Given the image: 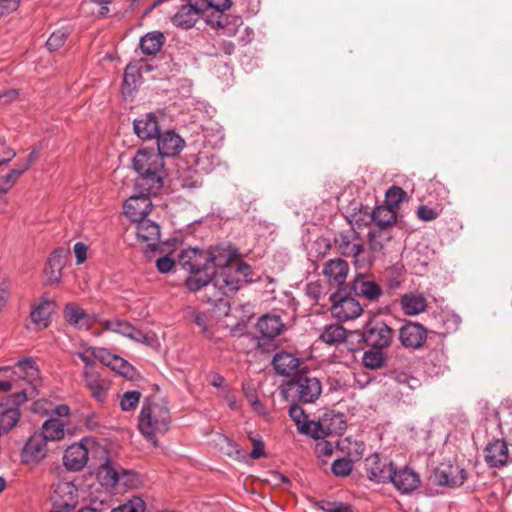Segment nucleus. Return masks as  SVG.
<instances>
[{"label": "nucleus", "instance_id": "obj_9", "mask_svg": "<svg viewBox=\"0 0 512 512\" xmlns=\"http://www.w3.org/2000/svg\"><path fill=\"white\" fill-rule=\"evenodd\" d=\"M397 219L396 209L384 205L376 207L371 213L368 212V208L365 207L364 216H362V207L358 213H354L351 215L350 222H354L355 224L367 225L371 221L375 223V225L379 228L378 230H386V228L395 224Z\"/></svg>", "mask_w": 512, "mask_h": 512}, {"label": "nucleus", "instance_id": "obj_5", "mask_svg": "<svg viewBox=\"0 0 512 512\" xmlns=\"http://www.w3.org/2000/svg\"><path fill=\"white\" fill-rule=\"evenodd\" d=\"M351 336H357L369 348L387 349L391 346L395 333L383 320L370 318L362 330L352 331Z\"/></svg>", "mask_w": 512, "mask_h": 512}, {"label": "nucleus", "instance_id": "obj_13", "mask_svg": "<svg viewBox=\"0 0 512 512\" xmlns=\"http://www.w3.org/2000/svg\"><path fill=\"white\" fill-rule=\"evenodd\" d=\"M48 453L47 442L43 436L35 432L25 442L20 452L21 462L25 465H38Z\"/></svg>", "mask_w": 512, "mask_h": 512}, {"label": "nucleus", "instance_id": "obj_35", "mask_svg": "<svg viewBox=\"0 0 512 512\" xmlns=\"http://www.w3.org/2000/svg\"><path fill=\"white\" fill-rule=\"evenodd\" d=\"M165 40L160 31L148 32L140 39V49L144 55L154 56L162 49Z\"/></svg>", "mask_w": 512, "mask_h": 512}, {"label": "nucleus", "instance_id": "obj_38", "mask_svg": "<svg viewBox=\"0 0 512 512\" xmlns=\"http://www.w3.org/2000/svg\"><path fill=\"white\" fill-rule=\"evenodd\" d=\"M346 330L339 324L326 325L320 334V339L328 345H336L345 340Z\"/></svg>", "mask_w": 512, "mask_h": 512}, {"label": "nucleus", "instance_id": "obj_12", "mask_svg": "<svg viewBox=\"0 0 512 512\" xmlns=\"http://www.w3.org/2000/svg\"><path fill=\"white\" fill-rule=\"evenodd\" d=\"M398 339L406 349H420L427 340V329L418 322L406 321L399 329Z\"/></svg>", "mask_w": 512, "mask_h": 512}, {"label": "nucleus", "instance_id": "obj_47", "mask_svg": "<svg viewBox=\"0 0 512 512\" xmlns=\"http://www.w3.org/2000/svg\"><path fill=\"white\" fill-rule=\"evenodd\" d=\"M407 197V193L398 186L390 187L385 194L386 205L396 209Z\"/></svg>", "mask_w": 512, "mask_h": 512}, {"label": "nucleus", "instance_id": "obj_41", "mask_svg": "<svg viewBox=\"0 0 512 512\" xmlns=\"http://www.w3.org/2000/svg\"><path fill=\"white\" fill-rule=\"evenodd\" d=\"M383 350L384 349L370 348L368 351H365L362 357L363 365L370 369L382 368L386 363Z\"/></svg>", "mask_w": 512, "mask_h": 512}, {"label": "nucleus", "instance_id": "obj_51", "mask_svg": "<svg viewBox=\"0 0 512 512\" xmlns=\"http://www.w3.org/2000/svg\"><path fill=\"white\" fill-rule=\"evenodd\" d=\"M331 470L335 476L346 477L352 471V462L347 458H339L334 460Z\"/></svg>", "mask_w": 512, "mask_h": 512}, {"label": "nucleus", "instance_id": "obj_34", "mask_svg": "<svg viewBox=\"0 0 512 512\" xmlns=\"http://www.w3.org/2000/svg\"><path fill=\"white\" fill-rule=\"evenodd\" d=\"M283 323L278 315H263L259 318L256 328L259 333L266 338H274L280 334Z\"/></svg>", "mask_w": 512, "mask_h": 512}, {"label": "nucleus", "instance_id": "obj_25", "mask_svg": "<svg viewBox=\"0 0 512 512\" xmlns=\"http://www.w3.org/2000/svg\"><path fill=\"white\" fill-rule=\"evenodd\" d=\"M485 462L489 467H501L507 464L509 451L504 440L495 439L489 442L484 450Z\"/></svg>", "mask_w": 512, "mask_h": 512}, {"label": "nucleus", "instance_id": "obj_39", "mask_svg": "<svg viewBox=\"0 0 512 512\" xmlns=\"http://www.w3.org/2000/svg\"><path fill=\"white\" fill-rule=\"evenodd\" d=\"M119 473L120 469L112 461L107 460L100 466L97 475L103 485L116 486L119 481Z\"/></svg>", "mask_w": 512, "mask_h": 512}, {"label": "nucleus", "instance_id": "obj_6", "mask_svg": "<svg viewBox=\"0 0 512 512\" xmlns=\"http://www.w3.org/2000/svg\"><path fill=\"white\" fill-rule=\"evenodd\" d=\"M335 247L345 257H353L355 264L360 267H369L371 257H361L364 246L360 235L353 228L339 232L334 239Z\"/></svg>", "mask_w": 512, "mask_h": 512}, {"label": "nucleus", "instance_id": "obj_30", "mask_svg": "<svg viewBox=\"0 0 512 512\" xmlns=\"http://www.w3.org/2000/svg\"><path fill=\"white\" fill-rule=\"evenodd\" d=\"M136 223V235L138 239L147 242L148 248L154 251L157 248V242L160 238L159 225L146 218Z\"/></svg>", "mask_w": 512, "mask_h": 512}, {"label": "nucleus", "instance_id": "obj_8", "mask_svg": "<svg viewBox=\"0 0 512 512\" xmlns=\"http://www.w3.org/2000/svg\"><path fill=\"white\" fill-rule=\"evenodd\" d=\"M51 512H72L78 501V488L72 481L61 480L53 485Z\"/></svg>", "mask_w": 512, "mask_h": 512}, {"label": "nucleus", "instance_id": "obj_61", "mask_svg": "<svg viewBox=\"0 0 512 512\" xmlns=\"http://www.w3.org/2000/svg\"><path fill=\"white\" fill-rule=\"evenodd\" d=\"M397 383L401 385H406L410 389H416L419 386V380L413 376H410L406 373H398L395 377Z\"/></svg>", "mask_w": 512, "mask_h": 512}, {"label": "nucleus", "instance_id": "obj_59", "mask_svg": "<svg viewBox=\"0 0 512 512\" xmlns=\"http://www.w3.org/2000/svg\"><path fill=\"white\" fill-rule=\"evenodd\" d=\"M85 6L91 7L93 13L95 9H97V15L99 17H105L109 12L108 3L101 0H90L89 2L83 3V8Z\"/></svg>", "mask_w": 512, "mask_h": 512}, {"label": "nucleus", "instance_id": "obj_60", "mask_svg": "<svg viewBox=\"0 0 512 512\" xmlns=\"http://www.w3.org/2000/svg\"><path fill=\"white\" fill-rule=\"evenodd\" d=\"M175 266V261L169 256H162L156 260V267L160 273H168Z\"/></svg>", "mask_w": 512, "mask_h": 512}, {"label": "nucleus", "instance_id": "obj_24", "mask_svg": "<svg viewBox=\"0 0 512 512\" xmlns=\"http://www.w3.org/2000/svg\"><path fill=\"white\" fill-rule=\"evenodd\" d=\"M63 317L68 324L80 330H89L96 322L94 315L88 314L80 306L72 302L65 305Z\"/></svg>", "mask_w": 512, "mask_h": 512}, {"label": "nucleus", "instance_id": "obj_1", "mask_svg": "<svg viewBox=\"0 0 512 512\" xmlns=\"http://www.w3.org/2000/svg\"><path fill=\"white\" fill-rule=\"evenodd\" d=\"M0 376V391L19 389L7 396L5 402H0V434L3 435L19 422V408L28 399V387L36 391L41 384V377L36 361L32 357L21 358L14 366L0 367Z\"/></svg>", "mask_w": 512, "mask_h": 512}, {"label": "nucleus", "instance_id": "obj_14", "mask_svg": "<svg viewBox=\"0 0 512 512\" xmlns=\"http://www.w3.org/2000/svg\"><path fill=\"white\" fill-rule=\"evenodd\" d=\"M156 194L157 193H139L135 190V193L131 195L124 204L125 215L133 222L145 219L153 206L150 196Z\"/></svg>", "mask_w": 512, "mask_h": 512}, {"label": "nucleus", "instance_id": "obj_57", "mask_svg": "<svg viewBox=\"0 0 512 512\" xmlns=\"http://www.w3.org/2000/svg\"><path fill=\"white\" fill-rule=\"evenodd\" d=\"M235 273H237V276L241 278V283L245 282H251V267L246 263H237L233 265Z\"/></svg>", "mask_w": 512, "mask_h": 512}, {"label": "nucleus", "instance_id": "obj_17", "mask_svg": "<svg viewBox=\"0 0 512 512\" xmlns=\"http://www.w3.org/2000/svg\"><path fill=\"white\" fill-rule=\"evenodd\" d=\"M336 295L331 297L333 305L331 307V314L338 321L346 322L358 318L363 308L360 303L352 297H343L336 300Z\"/></svg>", "mask_w": 512, "mask_h": 512}, {"label": "nucleus", "instance_id": "obj_44", "mask_svg": "<svg viewBox=\"0 0 512 512\" xmlns=\"http://www.w3.org/2000/svg\"><path fill=\"white\" fill-rule=\"evenodd\" d=\"M141 74L136 65L129 63L124 71L123 76V93H132L136 88V84Z\"/></svg>", "mask_w": 512, "mask_h": 512}, {"label": "nucleus", "instance_id": "obj_53", "mask_svg": "<svg viewBox=\"0 0 512 512\" xmlns=\"http://www.w3.org/2000/svg\"><path fill=\"white\" fill-rule=\"evenodd\" d=\"M204 12L209 9H213L217 12H224L230 8L231 0H198Z\"/></svg>", "mask_w": 512, "mask_h": 512}, {"label": "nucleus", "instance_id": "obj_33", "mask_svg": "<svg viewBox=\"0 0 512 512\" xmlns=\"http://www.w3.org/2000/svg\"><path fill=\"white\" fill-rule=\"evenodd\" d=\"M274 369L277 374L282 376H290L295 373L299 366V360L288 352L277 353L272 360Z\"/></svg>", "mask_w": 512, "mask_h": 512}, {"label": "nucleus", "instance_id": "obj_21", "mask_svg": "<svg viewBox=\"0 0 512 512\" xmlns=\"http://www.w3.org/2000/svg\"><path fill=\"white\" fill-rule=\"evenodd\" d=\"M349 272L348 263L341 258L328 260L323 267L322 273L326 277L330 286L342 289L345 285Z\"/></svg>", "mask_w": 512, "mask_h": 512}, {"label": "nucleus", "instance_id": "obj_15", "mask_svg": "<svg viewBox=\"0 0 512 512\" xmlns=\"http://www.w3.org/2000/svg\"><path fill=\"white\" fill-rule=\"evenodd\" d=\"M394 467L391 461L381 458L377 453L370 455L365 460L367 476L375 483H389Z\"/></svg>", "mask_w": 512, "mask_h": 512}, {"label": "nucleus", "instance_id": "obj_23", "mask_svg": "<svg viewBox=\"0 0 512 512\" xmlns=\"http://www.w3.org/2000/svg\"><path fill=\"white\" fill-rule=\"evenodd\" d=\"M390 483L396 490L402 494H408L416 490L420 485L419 475L412 469L407 467L394 470L391 475Z\"/></svg>", "mask_w": 512, "mask_h": 512}, {"label": "nucleus", "instance_id": "obj_58", "mask_svg": "<svg viewBox=\"0 0 512 512\" xmlns=\"http://www.w3.org/2000/svg\"><path fill=\"white\" fill-rule=\"evenodd\" d=\"M92 356L95 360H99L103 364L109 366L112 364L114 355L104 348L94 347L92 348Z\"/></svg>", "mask_w": 512, "mask_h": 512}, {"label": "nucleus", "instance_id": "obj_3", "mask_svg": "<svg viewBox=\"0 0 512 512\" xmlns=\"http://www.w3.org/2000/svg\"><path fill=\"white\" fill-rule=\"evenodd\" d=\"M241 285V278L237 276L234 267H224L212 273L211 276L188 277L186 286L190 291L196 292L204 289L206 301L216 303L223 296L234 294Z\"/></svg>", "mask_w": 512, "mask_h": 512}, {"label": "nucleus", "instance_id": "obj_64", "mask_svg": "<svg viewBox=\"0 0 512 512\" xmlns=\"http://www.w3.org/2000/svg\"><path fill=\"white\" fill-rule=\"evenodd\" d=\"M316 453L318 456H331L333 453V446L330 442L322 439L316 444Z\"/></svg>", "mask_w": 512, "mask_h": 512}, {"label": "nucleus", "instance_id": "obj_22", "mask_svg": "<svg viewBox=\"0 0 512 512\" xmlns=\"http://www.w3.org/2000/svg\"><path fill=\"white\" fill-rule=\"evenodd\" d=\"M100 324L104 330L112 331L136 342L149 345L148 335L144 334L141 330L136 329L131 323L127 321L116 318L113 320L101 321Z\"/></svg>", "mask_w": 512, "mask_h": 512}, {"label": "nucleus", "instance_id": "obj_36", "mask_svg": "<svg viewBox=\"0 0 512 512\" xmlns=\"http://www.w3.org/2000/svg\"><path fill=\"white\" fill-rule=\"evenodd\" d=\"M65 426L63 421L51 418L42 424L41 431L37 433L42 435L46 442L60 441L65 437Z\"/></svg>", "mask_w": 512, "mask_h": 512}, {"label": "nucleus", "instance_id": "obj_42", "mask_svg": "<svg viewBox=\"0 0 512 512\" xmlns=\"http://www.w3.org/2000/svg\"><path fill=\"white\" fill-rule=\"evenodd\" d=\"M391 239V235L387 230H373L368 234V245L373 253H379Z\"/></svg>", "mask_w": 512, "mask_h": 512}, {"label": "nucleus", "instance_id": "obj_32", "mask_svg": "<svg viewBox=\"0 0 512 512\" xmlns=\"http://www.w3.org/2000/svg\"><path fill=\"white\" fill-rule=\"evenodd\" d=\"M55 302L42 298L38 305L32 307L30 318L33 324L43 329L49 326Z\"/></svg>", "mask_w": 512, "mask_h": 512}, {"label": "nucleus", "instance_id": "obj_52", "mask_svg": "<svg viewBox=\"0 0 512 512\" xmlns=\"http://www.w3.org/2000/svg\"><path fill=\"white\" fill-rule=\"evenodd\" d=\"M23 173L24 171L20 167L10 170L0 179V188L9 192Z\"/></svg>", "mask_w": 512, "mask_h": 512}, {"label": "nucleus", "instance_id": "obj_28", "mask_svg": "<svg viewBox=\"0 0 512 512\" xmlns=\"http://www.w3.org/2000/svg\"><path fill=\"white\" fill-rule=\"evenodd\" d=\"M83 379L85 386L91 393V396L98 402H104L108 391L107 381L93 369H85L83 371Z\"/></svg>", "mask_w": 512, "mask_h": 512}, {"label": "nucleus", "instance_id": "obj_54", "mask_svg": "<svg viewBox=\"0 0 512 512\" xmlns=\"http://www.w3.org/2000/svg\"><path fill=\"white\" fill-rule=\"evenodd\" d=\"M111 368L124 377H130L133 371V367L123 358L119 356H113Z\"/></svg>", "mask_w": 512, "mask_h": 512}, {"label": "nucleus", "instance_id": "obj_11", "mask_svg": "<svg viewBox=\"0 0 512 512\" xmlns=\"http://www.w3.org/2000/svg\"><path fill=\"white\" fill-rule=\"evenodd\" d=\"M93 444L91 439L84 438L68 446L63 455V465L66 469L72 472L83 470L89 460V446Z\"/></svg>", "mask_w": 512, "mask_h": 512}, {"label": "nucleus", "instance_id": "obj_2", "mask_svg": "<svg viewBox=\"0 0 512 512\" xmlns=\"http://www.w3.org/2000/svg\"><path fill=\"white\" fill-rule=\"evenodd\" d=\"M133 169L138 174L134 189L139 193H158L163 187L166 176L164 160L154 149L139 150L132 161Z\"/></svg>", "mask_w": 512, "mask_h": 512}, {"label": "nucleus", "instance_id": "obj_56", "mask_svg": "<svg viewBox=\"0 0 512 512\" xmlns=\"http://www.w3.org/2000/svg\"><path fill=\"white\" fill-rule=\"evenodd\" d=\"M440 212L436 209H433L427 205H420L417 208L416 215L417 217L425 222L433 221L439 216Z\"/></svg>", "mask_w": 512, "mask_h": 512}, {"label": "nucleus", "instance_id": "obj_4", "mask_svg": "<svg viewBox=\"0 0 512 512\" xmlns=\"http://www.w3.org/2000/svg\"><path fill=\"white\" fill-rule=\"evenodd\" d=\"M171 425V414L163 402L146 398L138 416V429L143 437L154 446L158 444V436L164 435Z\"/></svg>", "mask_w": 512, "mask_h": 512}, {"label": "nucleus", "instance_id": "obj_10", "mask_svg": "<svg viewBox=\"0 0 512 512\" xmlns=\"http://www.w3.org/2000/svg\"><path fill=\"white\" fill-rule=\"evenodd\" d=\"M288 387L302 403H314L322 393L321 381L308 375L298 376L288 383Z\"/></svg>", "mask_w": 512, "mask_h": 512}, {"label": "nucleus", "instance_id": "obj_20", "mask_svg": "<svg viewBox=\"0 0 512 512\" xmlns=\"http://www.w3.org/2000/svg\"><path fill=\"white\" fill-rule=\"evenodd\" d=\"M209 264L212 265V271L231 267V261L239 256L238 251L230 243L215 245L206 250Z\"/></svg>", "mask_w": 512, "mask_h": 512}, {"label": "nucleus", "instance_id": "obj_40", "mask_svg": "<svg viewBox=\"0 0 512 512\" xmlns=\"http://www.w3.org/2000/svg\"><path fill=\"white\" fill-rule=\"evenodd\" d=\"M323 418H327L326 424L329 435H341L346 430V421L344 414L329 411L324 413Z\"/></svg>", "mask_w": 512, "mask_h": 512}, {"label": "nucleus", "instance_id": "obj_19", "mask_svg": "<svg viewBox=\"0 0 512 512\" xmlns=\"http://www.w3.org/2000/svg\"><path fill=\"white\" fill-rule=\"evenodd\" d=\"M69 250L65 248L55 249L47 259V263L44 269L47 285L58 284L61 281L62 270L66 265L67 256Z\"/></svg>", "mask_w": 512, "mask_h": 512}, {"label": "nucleus", "instance_id": "obj_63", "mask_svg": "<svg viewBox=\"0 0 512 512\" xmlns=\"http://www.w3.org/2000/svg\"><path fill=\"white\" fill-rule=\"evenodd\" d=\"M88 247L83 242H77L74 245L73 251L76 256V264L80 265L85 262L87 258Z\"/></svg>", "mask_w": 512, "mask_h": 512}, {"label": "nucleus", "instance_id": "obj_49", "mask_svg": "<svg viewBox=\"0 0 512 512\" xmlns=\"http://www.w3.org/2000/svg\"><path fill=\"white\" fill-rule=\"evenodd\" d=\"M69 35V30L67 28H61L55 32H53L48 40L46 41V46L50 51H57L60 49Z\"/></svg>", "mask_w": 512, "mask_h": 512}, {"label": "nucleus", "instance_id": "obj_31", "mask_svg": "<svg viewBox=\"0 0 512 512\" xmlns=\"http://www.w3.org/2000/svg\"><path fill=\"white\" fill-rule=\"evenodd\" d=\"M351 288L357 296L364 297L369 301H377L382 296L381 287L362 274L354 279Z\"/></svg>", "mask_w": 512, "mask_h": 512}, {"label": "nucleus", "instance_id": "obj_29", "mask_svg": "<svg viewBox=\"0 0 512 512\" xmlns=\"http://www.w3.org/2000/svg\"><path fill=\"white\" fill-rule=\"evenodd\" d=\"M399 304L402 312L407 316H416L424 313L428 307L425 296L415 292L403 294L400 297Z\"/></svg>", "mask_w": 512, "mask_h": 512}, {"label": "nucleus", "instance_id": "obj_48", "mask_svg": "<svg viewBox=\"0 0 512 512\" xmlns=\"http://www.w3.org/2000/svg\"><path fill=\"white\" fill-rule=\"evenodd\" d=\"M141 399V393L137 390L126 391L120 400V407L123 411H134Z\"/></svg>", "mask_w": 512, "mask_h": 512}, {"label": "nucleus", "instance_id": "obj_55", "mask_svg": "<svg viewBox=\"0 0 512 512\" xmlns=\"http://www.w3.org/2000/svg\"><path fill=\"white\" fill-rule=\"evenodd\" d=\"M289 416L295 422L298 431H300V428L302 427V425L307 424L308 420H307V416L305 414V411L298 404H293L290 407V409H289Z\"/></svg>", "mask_w": 512, "mask_h": 512}, {"label": "nucleus", "instance_id": "obj_45", "mask_svg": "<svg viewBox=\"0 0 512 512\" xmlns=\"http://www.w3.org/2000/svg\"><path fill=\"white\" fill-rule=\"evenodd\" d=\"M119 481L117 485H121L127 489H135L140 486L141 479L138 473L124 470L120 468Z\"/></svg>", "mask_w": 512, "mask_h": 512}, {"label": "nucleus", "instance_id": "obj_50", "mask_svg": "<svg viewBox=\"0 0 512 512\" xmlns=\"http://www.w3.org/2000/svg\"><path fill=\"white\" fill-rule=\"evenodd\" d=\"M145 502L140 497H133L127 503L111 510V512H144Z\"/></svg>", "mask_w": 512, "mask_h": 512}, {"label": "nucleus", "instance_id": "obj_62", "mask_svg": "<svg viewBox=\"0 0 512 512\" xmlns=\"http://www.w3.org/2000/svg\"><path fill=\"white\" fill-rule=\"evenodd\" d=\"M16 156L13 149L6 146L5 140L0 138V162L6 164Z\"/></svg>", "mask_w": 512, "mask_h": 512}, {"label": "nucleus", "instance_id": "obj_7", "mask_svg": "<svg viewBox=\"0 0 512 512\" xmlns=\"http://www.w3.org/2000/svg\"><path fill=\"white\" fill-rule=\"evenodd\" d=\"M206 250L190 247L181 252L178 262L181 267L191 274L190 277L211 276L212 265L209 264Z\"/></svg>", "mask_w": 512, "mask_h": 512}, {"label": "nucleus", "instance_id": "obj_37", "mask_svg": "<svg viewBox=\"0 0 512 512\" xmlns=\"http://www.w3.org/2000/svg\"><path fill=\"white\" fill-rule=\"evenodd\" d=\"M327 418L323 416L318 421H307V424L302 425L299 433L310 436L316 440L325 439L328 434L327 431Z\"/></svg>", "mask_w": 512, "mask_h": 512}, {"label": "nucleus", "instance_id": "obj_27", "mask_svg": "<svg viewBox=\"0 0 512 512\" xmlns=\"http://www.w3.org/2000/svg\"><path fill=\"white\" fill-rule=\"evenodd\" d=\"M157 139V153L161 155V157H170L178 154L184 145V140L176 134L174 131H166L164 133H159Z\"/></svg>", "mask_w": 512, "mask_h": 512}, {"label": "nucleus", "instance_id": "obj_46", "mask_svg": "<svg viewBox=\"0 0 512 512\" xmlns=\"http://www.w3.org/2000/svg\"><path fill=\"white\" fill-rule=\"evenodd\" d=\"M181 186L188 190H193L202 186V178L198 170H187L180 177Z\"/></svg>", "mask_w": 512, "mask_h": 512}, {"label": "nucleus", "instance_id": "obj_43", "mask_svg": "<svg viewBox=\"0 0 512 512\" xmlns=\"http://www.w3.org/2000/svg\"><path fill=\"white\" fill-rule=\"evenodd\" d=\"M219 165V158L208 152H200L195 160L196 169L199 172L210 173Z\"/></svg>", "mask_w": 512, "mask_h": 512}, {"label": "nucleus", "instance_id": "obj_16", "mask_svg": "<svg viewBox=\"0 0 512 512\" xmlns=\"http://www.w3.org/2000/svg\"><path fill=\"white\" fill-rule=\"evenodd\" d=\"M467 478L464 468L457 464L441 465L436 468L432 475V481L438 486L459 487L463 485Z\"/></svg>", "mask_w": 512, "mask_h": 512}, {"label": "nucleus", "instance_id": "obj_26", "mask_svg": "<svg viewBox=\"0 0 512 512\" xmlns=\"http://www.w3.org/2000/svg\"><path fill=\"white\" fill-rule=\"evenodd\" d=\"M135 134L142 140L156 139L160 133V126L157 116L154 113H147L135 119L133 122Z\"/></svg>", "mask_w": 512, "mask_h": 512}, {"label": "nucleus", "instance_id": "obj_18", "mask_svg": "<svg viewBox=\"0 0 512 512\" xmlns=\"http://www.w3.org/2000/svg\"><path fill=\"white\" fill-rule=\"evenodd\" d=\"M203 13L204 10L198 0H188V3L182 5L172 17V23L178 28L188 30L194 27Z\"/></svg>", "mask_w": 512, "mask_h": 512}]
</instances>
